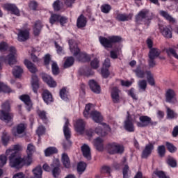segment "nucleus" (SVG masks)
I'll return each instance as SVG.
<instances>
[{
	"label": "nucleus",
	"mask_w": 178,
	"mask_h": 178,
	"mask_svg": "<svg viewBox=\"0 0 178 178\" xmlns=\"http://www.w3.org/2000/svg\"><path fill=\"white\" fill-rule=\"evenodd\" d=\"M166 52L168 55H172L174 58H175L176 59H178V54L177 53H176V50H175L174 49L170 48L167 49Z\"/></svg>",
	"instance_id": "e2e57ef3"
},
{
	"label": "nucleus",
	"mask_w": 178,
	"mask_h": 178,
	"mask_svg": "<svg viewBox=\"0 0 178 178\" xmlns=\"http://www.w3.org/2000/svg\"><path fill=\"white\" fill-rule=\"evenodd\" d=\"M33 162V156L27 155V156L22 158L17 157L15 159H11L10 166L15 168V169H20L23 166H30Z\"/></svg>",
	"instance_id": "7ed1b4c3"
},
{
	"label": "nucleus",
	"mask_w": 178,
	"mask_h": 178,
	"mask_svg": "<svg viewBox=\"0 0 178 178\" xmlns=\"http://www.w3.org/2000/svg\"><path fill=\"white\" fill-rule=\"evenodd\" d=\"M25 130L26 125H24V124H19L13 129L12 134L15 137H22V134L24 133Z\"/></svg>",
	"instance_id": "dca6fc26"
},
{
	"label": "nucleus",
	"mask_w": 178,
	"mask_h": 178,
	"mask_svg": "<svg viewBox=\"0 0 178 178\" xmlns=\"http://www.w3.org/2000/svg\"><path fill=\"white\" fill-rule=\"evenodd\" d=\"M152 149H154L153 144L149 143L148 145H146L145 148L142 153V158H148V156L151 155Z\"/></svg>",
	"instance_id": "393cba45"
},
{
	"label": "nucleus",
	"mask_w": 178,
	"mask_h": 178,
	"mask_svg": "<svg viewBox=\"0 0 178 178\" xmlns=\"http://www.w3.org/2000/svg\"><path fill=\"white\" fill-rule=\"evenodd\" d=\"M82 74H83L84 76H87V77H88V76H92V74H94V72L92 71L90 68L86 67L83 70V72H82Z\"/></svg>",
	"instance_id": "0e129e2a"
},
{
	"label": "nucleus",
	"mask_w": 178,
	"mask_h": 178,
	"mask_svg": "<svg viewBox=\"0 0 178 178\" xmlns=\"http://www.w3.org/2000/svg\"><path fill=\"white\" fill-rule=\"evenodd\" d=\"M122 174L124 178H129V165L127 164L124 165L122 170Z\"/></svg>",
	"instance_id": "69168bd1"
},
{
	"label": "nucleus",
	"mask_w": 178,
	"mask_h": 178,
	"mask_svg": "<svg viewBox=\"0 0 178 178\" xmlns=\"http://www.w3.org/2000/svg\"><path fill=\"white\" fill-rule=\"evenodd\" d=\"M51 70L54 76H57V74H59V67H58V64L56 63L53 62L51 65Z\"/></svg>",
	"instance_id": "864d4df0"
},
{
	"label": "nucleus",
	"mask_w": 178,
	"mask_h": 178,
	"mask_svg": "<svg viewBox=\"0 0 178 178\" xmlns=\"http://www.w3.org/2000/svg\"><path fill=\"white\" fill-rule=\"evenodd\" d=\"M167 163L171 168H176L177 166V161L176 159L170 156H169L167 159Z\"/></svg>",
	"instance_id": "c03bdc74"
},
{
	"label": "nucleus",
	"mask_w": 178,
	"mask_h": 178,
	"mask_svg": "<svg viewBox=\"0 0 178 178\" xmlns=\"http://www.w3.org/2000/svg\"><path fill=\"white\" fill-rule=\"evenodd\" d=\"M160 55L161 50L156 48H152L149 51L148 58H152L153 59H156V58H158Z\"/></svg>",
	"instance_id": "473e14b6"
},
{
	"label": "nucleus",
	"mask_w": 178,
	"mask_h": 178,
	"mask_svg": "<svg viewBox=\"0 0 178 178\" xmlns=\"http://www.w3.org/2000/svg\"><path fill=\"white\" fill-rule=\"evenodd\" d=\"M0 62H8L10 66L16 63V49L13 47H10V54L6 57H0Z\"/></svg>",
	"instance_id": "1a4fd4ad"
},
{
	"label": "nucleus",
	"mask_w": 178,
	"mask_h": 178,
	"mask_svg": "<svg viewBox=\"0 0 178 178\" xmlns=\"http://www.w3.org/2000/svg\"><path fill=\"white\" fill-rule=\"evenodd\" d=\"M99 41L105 48H112L113 44H115V42H120V41H122V38L120 36H110L106 38L100 36L99 38Z\"/></svg>",
	"instance_id": "39448f33"
},
{
	"label": "nucleus",
	"mask_w": 178,
	"mask_h": 178,
	"mask_svg": "<svg viewBox=\"0 0 178 178\" xmlns=\"http://www.w3.org/2000/svg\"><path fill=\"white\" fill-rule=\"evenodd\" d=\"M35 152V146L32 143H29L26 147V154L31 156H33V154Z\"/></svg>",
	"instance_id": "a19ab883"
},
{
	"label": "nucleus",
	"mask_w": 178,
	"mask_h": 178,
	"mask_svg": "<svg viewBox=\"0 0 178 178\" xmlns=\"http://www.w3.org/2000/svg\"><path fill=\"white\" fill-rule=\"evenodd\" d=\"M134 122H136V116L130 115L129 112H127V120L124 121V127L127 131H129V133L134 132Z\"/></svg>",
	"instance_id": "6e6552de"
},
{
	"label": "nucleus",
	"mask_w": 178,
	"mask_h": 178,
	"mask_svg": "<svg viewBox=\"0 0 178 178\" xmlns=\"http://www.w3.org/2000/svg\"><path fill=\"white\" fill-rule=\"evenodd\" d=\"M167 109V118L168 119H175V118H177V114L175 113V111L169 107H166Z\"/></svg>",
	"instance_id": "a18cd8bd"
},
{
	"label": "nucleus",
	"mask_w": 178,
	"mask_h": 178,
	"mask_svg": "<svg viewBox=\"0 0 178 178\" xmlns=\"http://www.w3.org/2000/svg\"><path fill=\"white\" fill-rule=\"evenodd\" d=\"M75 131L79 134H84L86 130V122L81 119L76 120L74 124Z\"/></svg>",
	"instance_id": "ddd939ff"
},
{
	"label": "nucleus",
	"mask_w": 178,
	"mask_h": 178,
	"mask_svg": "<svg viewBox=\"0 0 178 178\" xmlns=\"http://www.w3.org/2000/svg\"><path fill=\"white\" fill-rule=\"evenodd\" d=\"M87 168V164L83 161H81L78 163L77 170L79 173H83L86 168Z\"/></svg>",
	"instance_id": "49530a36"
},
{
	"label": "nucleus",
	"mask_w": 178,
	"mask_h": 178,
	"mask_svg": "<svg viewBox=\"0 0 178 178\" xmlns=\"http://www.w3.org/2000/svg\"><path fill=\"white\" fill-rule=\"evenodd\" d=\"M6 161H8V159H6V156H0V168H2L3 166H5V165H6Z\"/></svg>",
	"instance_id": "774afa93"
},
{
	"label": "nucleus",
	"mask_w": 178,
	"mask_h": 178,
	"mask_svg": "<svg viewBox=\"0 0 178 178\" xmlns=\"http://www.w3.org/2000/svg\"><path fill=\"white\" fill-rule=\"evenodd\" d=\"M42 97L43 98V101L47 105L51 104V102H54V98L52 97V94L48 90H44L42 94Z\"/></svg>",
	"instance_id": "aec40b11"
},
{
	"label": "nucleus",
	"mask_w": 178,
	"mask_h": 178,
	"mask_svg": "<svg viewBox=\"0 0 178 178\" xmlns=\"http://www.w3.org/2000/svg\"><path fill=\"white\" fill-rule=\"evenodd\" d=\"M41 29H42V24L40 21H37L35 23L34 27H33V33L35 35H39L40 33H41Z\"/></svg>",
	"instance_id": "e433bc0d"
},
{
	"label": "nucleus",
	"mask_w": 178,
	"mask_h": 178,
	"mask_svg": "<svg viewBox=\"0 0 178 178\" xmlns=\"http://www.w3.org/2000/svg\"><path fill=\"white\" fill-rule=\"evenodd\" d=\"M134 72L139 79H144V77H145V73H147V72H144V70H141L140 66H138L134 70Z\"/></svg>",
	"instance_id": "ea45409f"
},
{
	"label": "nucleus",
	"mask_w": 178,
	"mask_h": 178,
	"mask_svg": "<svg viewBox=\"0 0 178 178\" xmlns=\"http://www.w3.org/2000/svg\"><path fill=\"white\" fill-rule=\"evenodd\" d=\"M111 67V60L109 58H106L104 63H103V67L102 69V75L104 79H108L109 77V69Z\"/></svg>",
	"instance_id": "2eb2a0df"
},
{
	"label": "nucleus",
	"mask_w": 178,
	"mask_h": 178,
	"mask_svg": "<svg viewBox=\"0 0 178 178\" xmlns=\"http://www.w3.org/2000/svg\"><path fill=\"white\" fill-rule=\"evenodd\" d=\"M107 151L108 154H111L112 155L115 154H123L124 147L119 143H112L107 145Z\"/></svg>",
	"instance_id": "0eeeda50"
},
{
	"label": "nucleus",
	"mask_w": 178,
	"mask_h": 178,
	"mask_svg": "<svg viewBox=\"0 0 178 178\" xmlns=\"http://www.w3.org/2000/svg\"><path fill=\"white\" fill-rule=\"evenodd\" d=\"M31 86L33 90V92L37 94L38 88H40V83H38V76L37 75H32L31 79Z\"/></svg>",
	"instance_id": "c85d7f7f"
},
{
	"label": "nucleus",
	"mask_w": 178,
	"mask_h": 178,
	"mask_svg": "<svg viewBox=\"0 0 178 178\" xmlns=\"http://www.w3.org/2000/svg\"><path fill=\"white\" fill-rule=\"evenodd\" d=\"M154 175H156L159 178H170L169 176L166 175L165 172L158 170L154 171Z\"/></svg>",
	"instance_id": "09e8293b"
},
{
	"label": "nucleus",
	"mask_w": 178,
	"mask_h": 178,
	"mask_svg": "<svg viewBox=\"0 0 178 178\" xmlns=\"http://www.w3.org/2000/svg\"><path fill=\"white\" fill-rule=\"evenodd\" d=\"M147 62H148L149 67L150 69H152L153 67H155V66H156V61L155 60V58L149 57Z\"/></svg>",
	"instance_id": "13d9d810"
},
{
	"label": "nucleus",
	"mask_w": 178,
	"mask_h": 178,
	"mask_svg": "<svg viewBox=\"0 0 178 178\" xmlns=\"http://www.w3.org/2000/svg\"><path fill=\"white\" fill-rule=\"evenodd\" d=\"M160 31L165 38H172V30L166 26H159Z\"/></svg>",
	"instance_id": "412c9836"
},
{
	"label": "nucleus",
	"mask_w": 178,
	"mask_h": 178,
	"mask_svg": "<svg viewBox=\"0 0 178 178\" xmlns=\"http://www.w3.org/2000/svg\"><path fill=\"white\" fill-rule=\"evenodd\" d=\"M30 38V31L28 29H20L19 31L17 38L18 41L23 42L27 41V39Z\"/></svg>",
	"instance_id": "a211bd4d"
},
{
	"label": "nucleus",
	"mask_w": 178,
	"mask_h": 178,
	"mask_svg": "<svg viewBox=\"0 0 178 178\" xmlns=\"http://www.w3.org/2000/svg\"><path fill=\"white\" fill-rule=\"evenodd\" d=\"M120 50L119 49H114L110 52L111 58L112 59H117L118 55H119Z\"/></svg>",
	"instance_id": "338daca9"
},
{
	"label": "nucleus",
	"mask_w": 178,
	"mask_h": 178,
	"mask_svg": "<svg viewBox=\"0 0 178 178\" xmlns=\"http://www.w3.org/2000/svg\"><path fill=\"white\" fill-rule=\"evenodd\" d=\"M60 19V15H56V14H53V15H51V16L49 19V22L51 24H55V23H56V22H59Z\"/></svg>",
	"instance_id": "3c124183"
},
{
	"label": "nucleus",
	"mask_w": 178,
	"mask_h": 178,
	"mask_svg": "<svg viewBox=\"0 0 178 178\" xmlns=\"http://www.w3.org/2000/svg\"><path fill=\"white\" fill-rule=\"evenodd\" d=\"M140 122L136 123L138 127H147L149 124H154L152 121H151V118L145 115H142L139 118Z\"/></svg>",
	"instance_id": "4468645a"
},
{
	"label": "nucleus",
	"mask_w": 178,
	"mask_h": 178,
	"mask_svg": "<svg viewBox=\"0 0 178 178\" xmlns=\"http://www.w3.org/2000/svg\"><path fill=\"white\" fill-rule=\"evenodd\" d=\"M112 8L109 4H104L101 6V10L103 13H109Z\"/></svg>",
	"instance_id": "5fc2aeb1"
},
{
	"label": "nucleus",
	"mask_w": 178,
	"mask_h": 178,
	"mask_svg": "<svg viewBox=\"0 0 178 178\" xmlns=\"http://www.w3.org/2000/svg\"><path fill=\"white\" fill-rule=\"evenodd\" d=\"M58 152V149L54 147H49L44 150V155L46 156H49L52 155V154H56Z\"/></svg>",
	"instance_id": "79ce46f5"
},
{
	"label": "nucleus",
	"mask_w": 178,
	"mask_h": 178,
	"mask_svg": "<svg viewBox=\"0 0 178 178\" xmlns=\"http://www.w3.org/2000/svg\"><path fill=\"white\" fill-rule=\"evenodd\" d=\"M166 146H167L168 151L172 153L176 152V150L177 149L176 148V147H175V145H173L172 143H170L169 142L166 143Z\"/></svg>",
	"instance_id": "680f3d73"
},
{
	"label": "nucleus",
	"mask_w": 178,
	"mask_h": 178,
	"mask_svg": "<svg viewBox=\"0 0 178 178\" xmlns=\"http://www.w3.org/2000/svg\"><path fill=\"white\" fill-rule=\"evenodd\" d=\"M24 63L25 66L27 67L28 70L31 72V73H37V67L33 63H31V61L29 60H25Z\"/></svg>",
	"instance_id": "7c9ffc66"
},
{
	"label": "nucleus",
	"mask_w": 178,
	"mask_h": 178,
	"mask_svg": "<svg viewBox=\"0 0 178 178\" xmlns=\"http://www.w3.org/2000/svg\"><path fill=\"white\" fill-rule=\"evenodd\" d=\"M149 13L148 10H142L136 17V22L141 23V22H145V20H149V18H148Z\"/></svg>",
	"instance_id": "f3484780"
},
{
	"label": "nucleus",
	"mask_w": 178,
	"mask_h": 178,
	"mask_svg": "<svg viewBox=\"0 0 178 178\" xmlns=\"http://www.w3.org/2000/svg\"><path fill=\"white\" fill-rule=\"evenodd\" d=\"M160 16H162V17H164L165 20H168V22H170V23H175L176 22V19L172 17V15H170L168 12L165 10H160L159 11Z\"/></svg>",
	"instance_id": "2f4dec72"
},
{
	"label": "nucleus",
	"mask_w": 178,
	"mask_h": 178,
	"mask_svg": "<svg viewBox=\"0 0 178 178\" xmlns=\"http://www.w3.org/2000/svg\"><path fill=\"white\" fill-rule=\"evenodd\" d=\"M22 146L19 145H15L13 146V148H10L6 150V155L9 156L10 163H11V159H17V151H20Z\"/></svg>",
	"instance_id": "9b49d317"
},
{
	"label": "nucleus",
	"mask_w": 178,
	"mask_h": 178,
	"mask_svg": "<svg viewBox=\"0 0 178 178\" xmlns=\"http://www.w3.org/2000/svg\"><path fill=\"white\" fill-rule=\"evenodd\" d=\"M4 8L7 10L12 12L13 15H15L16 16H20V12L19 11V9H17V7H16V6L8 3L4 6Z\"/></svg>",
	"instance_id": "a878e982"
},
{
	"label": "nucleus",
	"mask_w": 178,
	"mask_h": 178,
	"mask_svg": "<svg viewBox=\"0 0 178 178\" xmlns=\"http://www.w3.org/2000/svg\"><path fill=\"white\" fill-rule=\"evenodd\" d=\"M133 17V14H118L116 16V19L118 22H129V20H131Z\"/></svg>",
	"instance_id": "bb28decb"
},
{
	"label": "nucleus",
	"mask_w": 178,
	"mask_h": 178,
	"mask_svg": "<svg viewBox=\"0 0 178 178\" xmlns=\"http://www.w3.org/2000/svg\"><path fill=\"white\" fill-rule=\"evenodd\" d=\"M35 178H42V168L41 166H37L32 170Z\"/></svg>",
	"instance_id": "4c0bfd02"
},
{
	"label": "nucleus",
	"mask_w": 178,
	"mask_h": 178,
	"mask_svg": "<svg viewBox=\"0 0 178 178\" xmlns=\"http://www.w3.org/2000/svg\"><path fill=\"white\" fill-rule=\"evenodd\" d=\"M68 44L70 45V49L75 58H76L79 62H90L91 60V57L90 55L86 53L80 52V49L77 46V43L73 40H68Z\"/></svg>",
	"instance_id": "f257e3e1"
},
{
	"label": "nucleus",
	"mask_w": 178,
	"mask_h": 178,
	"mask_svg": "<svg viewBox=\"0 0 178 178\" xmlns=\"http://www.w3.org/2000/svg\"><path fill=\"white\" fill-rule=\"evenodd\" d=\"M111 97L113 102L118 104L120 99V96H119V89L118 88H113L111 90Z\"/></svg>",
	"instance_id": "c756f323"
},
{
	"label": "nucleus",
	"mask_w": 178,
	"mask_h": 178,
	"mask_svg": "<svg viewBox=\"0 0 178 178\" xmlns=\"http://www.w3.org/2000/svg\"><path fill=\"white\" fill-rule=\"evenodd\" d=\"M61 161L63 164V166L67 169L70 168V159H69V156L66 153L62 154Z\"/></svg>",
	"instance_id": "72a5a7b5"
},
{
	"label": "nucleus",
	"mask_w": 178,
	"mask_h": 178,
	"mask_svg": "<svg viewBox=\"0 0 178 178\" xmlns=\"http://www.w3.org/2000/svg\"><path fill=\"white\" fill-rule=\"evenodd\" d=\"M37 115L43 120V122H47V113L42 110H38Z\"/></svg>",
	"instance_id": "603ef678"
},
{
	"label": "nucleus",
	"mask_w": 178,
	"mask_h": 178,
	"mask_svg": "<svg viewBox=\"0 0 178 178\" xmlns=\"http://www.w3.org/2000/svg\"><path fill=\"white\" fill-rule=\"evenodd\" d=\"M60 97L61 99L67 101V94L66 93V88H63L60 90Z\"/></svg>",
	"instance_id": "4d7b16f0"
},
{
	"label": "nucleus",
	"mask_w": 178,
	"mask_h": 178,
	"mask_svg": "<svg viewBox=\"0 0 178 178\" xmlns=\"http://www.w3.org/2000/svg\"><path fill=\"white\" fill-rule=\"evenodd\" d=\"M104 140L101 138H97L94 141V145L98 151H102L104 149V144L102 143Z\"/></svg>",
	"instance_id": "f704fd0d"
},
{
	"label": "nucleus",
	"mask_w": 178,
	"mask_h": 178,
	"mask_svg": "<svg viewBox=\"0 0 178 178\" xmlns=\"http://www.w3.org/2000/svg\"><path fill=\"white\" fill-rule=\"evenodd\" d=\"M69 120L65 118V122L63 126V133L66 140L63 143V147L64 149H67L70 145H72V142H70V137H72V131H70V128H69Z\"/></svg>",
	"instance_id": "423d86ee"
},
{
	"label": "nucleus",
	"mask_w": 178,
	"mask_h": 178,
	"mask_svg": "<svg viewBox=\"0 0 178 178\" xmlns=\"http://www.w3.org/2000/svg\"><path fill=\"white\" fill-rule=\"evenodd\" d=\"M147 74V80L149 86H155V79H154V75L151 72V71H146Z\"/></svg>",
	"instance_id": "58836bf2"
},
{
	"label": "nucleus",
	"mask_w": 178,
	"mask_h": 178,
	"mask_svg": "<svg viewBox=\"0 0 178 178\" xmlns=\"http://www.w3.org/2000/svg\"><path fill=\"white\" fill-rule=\"evenodd\" d=\"M89 87L95 94H99L101 92V86L93 79L89 81Z\"/></svg>",
	"instance_id": "4be33fe9"
},
{
	"label": "nucleus",
	"mask_w": 178,
	"mask_h": 178,
	"mask_svg": "<svg viewBox=\"0 0 178 178\" xmlns=\"http://www.w3.org/2000/svg\"><path fill=\"white\" fill-rule=\"evenodd\" d=\"M1 108L2 110L0 111L1 120H3L6 123H9L13 119V115L9 113V111H10V103H9V101L3 103Z\"/></svg>",
	"instance_id": "20e7f679"
},
{
	"label": "nucleus",
	"mask_w": 178,
	"mask_h": 178,
	"mask_svg": "<svg viewBox=\"0 0 178 178\" xmlns=\"http://www.w3.org/2000/svg\"><path fill=\"white\" fill-rule=\"evenodd\" d=\"M1 141L3 145H8V143H9V136H8V134H3V136L1 137Z\"/></svg>",
	"instance_id": "bf43d9fd"
},
{
	"label": "nucleus",
	"mask_w": 178,
	"mask_h": 178,
	"mask_svg": "<svg viewBox=\"0 0 178 178\" xmlns=\"http://www.w3.org/2000/svg\"><path fill=\"white\" fill-rule=\"evenodd\" d=\"M19 99L24 102L26 104V108L29 112L31 111V107L33 106V104L31 103V100L30 99V96L27 95H22L19 97Z\"/></svg>",
	"instance_id": "6ab92c4d"
},
{
	"label": "nucleus",
	"mask_w": 178,
	"mask_h": 178,
	"mask_svg": "<svg viewBox=\"0 0 178 178\" xmlns=\"http://www.w3.org/2000/svg\"><path fill=\"white\" fill-rule=\"evenodd\" d=\"M138 86L139 88V90H141L142 91H145L147 90V81L145 80H140L138 82Z\"/></svg>",
	"instance_id": "de8ad7c7"
},
{
	"label": "nucleus",
	"mask_w": 178,
	"mask_h": 178,
	"mask_svg": "<svg viewBox=\"0 0 178 178\" xmlns=\"http://www.w3.org/2000/svg\"><path fill=\"white\" fill-rule=\"evenodd\" d=\"M73 63H74V58L73 57H67L64 63V67L67 69V67H70V66H73Z\"/></svg>",
	"instance_id": "37998d69"
},
{
	"label": "nucleus",
	"mask_w": 178,
	"mask_h": 178,
	"mask_svg": "<svg viewBox=\"0 0 178 178\" xmlns=\"http://www.w3.org/2000/svg\"><path fill=\"white\" fill-rule=\"evenodd\" d=\"M165 101L168 104H177V97H176V92L175 90L169 88L165 90Z\"/></svg>",
	"instance_id": "9d476101"
},
{
	"label": "nucleus",
	"mask_w": 178,
	"mask_h": 178,
	"mask_svg": "<svg viewBox=\"0 0 178 178\" xmlns=\"http://www.w3.org/2000/svg\"><path fill=\"white\" fill-rule=\"evenodd\" d=\"M23 74V68L20 66H15L13 70V74L15 77L19 78L22 76Z\"/></svg>",
	"instance_id": "c9c22d12"
},
{
	"label": "nucleus",
	"mask_w": 178,
	"mask_h": 178,
	"mask_svg": "<svg viewBox=\"0 0 178 178\" xmlns=\"http://www.w3.org/2000/svg\"><path fill=\"white\" fill-rule=\"evenodd\" d=\"M101 126H98L95 129V133L97 134V136H106L109 131H111V127L109 125L106 123H101Z\"/></svg>",
	"instance_id": "f8f14e48"
},
{
	"label": "nucleus",
	"mask_w": 178,
	"mask_h": 178,
	"mask_svg": "<svg viewBox=\"0 0 178 178\" xmlns=\"http://www.w3.org/2000/svg\"><path fill=\"white\" fill-rule=\"evenodd\" d=\"M81 152L84 158L88 159V161H90V159H91V149H90V147L88 145L84 144L83 145H82Z\"/></svg>",
	"instance_id": "5701e85b"
},
{
	"label": "nucleus",
	"mask_w": 178,
	"mask_h": 178,
	"mask_svg": "<svg viewBox=\"0 0 178 178\" xmlns=\"http://www.w3.org/2000/svg\"><path fill=\"white\" fill-rule=\"evenodd\" d=\"M90 66L92 69H98V67H99V60H98L97 58H95L91 61Z\"/></svg>",
	"instance_id": "052dcab7"
},
{
	"label": "nucleus",
	"mask_w": 178,
	"mask_h": 178,
	"mask_svg": "<svg viewBox=\"0 0 178 178\" xmlns=\"http://www.w3.org/2000/svg\"><path fill=\"white\" fill-rule=\"evenodd\" d=\"M87 25V18L83 15H81L76 21V26L78 29H83V27H86Z\"/></svg>",
	"instance_id": "cd10ccee"
},
{
	"label": "nucleus",
	"mask_w": 178,
	"mask_h": 178,
	"mask_svg": "<svg viewBox=\"0 0 178 178\" xmlns=\"http://www.w3.org/2000/svg\"><path fill=\"white\" fill-rule=\"evenodd\" d=\"M91 108H92V104H88L85 107V110L83 111V116L88 119V118H92V120L95 122V123H101L102 120H104V117L101 115V113L97 111H92Z\"/></svg>",
	"instance_id": "f03ea898"
},
{
	"label": "nucleus",
	"mask_w": 178,
	"mask_h": 178,
	"mask_svg": "<svg viewBox=\"0 0 178 178\" xmlns=\"http://www.w3.org/2000/svg\"><path fill=\"white\" fill-rule=\"evenodd\" d=\"M157 151L159 156H161V158H163V156H165V152H166V149H165L164 145L159 146Z\"/></svg>",
	"instance_id": "6e6d98bb"
},
{
	"label": "nucleus",
	"mask_w": 178,
	"mask_h": 178,
	"mask_svg": "<svg viewBox=\"0 0 178 178\" xmlns=\"http://www.w3.org/2000/svg\"><path fill=\"white\" fill-rule=\"evenodd\" d=\"M42 77V80L44 81V82L47 83L49 87L54 88L56 86V81H55V80H54L51 76L44 74Z\"/></svg>",
	"instance_id": "b1692460"
},
{
	"label": "nucleus",
	"mask_w": 178,
	"mask_h": 178,
	"mask_svg": "<svg viewBox=\"0 0 178 178\" xmlns=\"http://www.w3.org/2000/svg\"><path fill=\"white\" fill-rule=\"evenodd\" d=\"M12 92V90L8 86L0 81V92Z\"/></svg>",
	"instance_id": "8fccbe9b"
}]
</instances>
